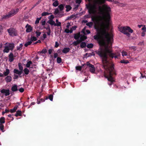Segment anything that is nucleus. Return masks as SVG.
I'll list each match as a JSON object with an SVG mask.
<instances>
[{"mask_svg":"<svg viewBox=\"0 0 146 146\" xmlns=\"http://www.w3.org/2000/svg\"><path fill=\"white\" fill-rule=\"evenodd\" d=\"M9 62H12L14 59V57L15 56H14L13 54L11 52L9 55Z\"/></svg>","mask_w":146,"mask_h":146,"instance_id":"obj_13","label":"nucleus"},{"mask_svg":"<svg viewBox=\"0 0 146 146\" xmlns=\"http://www.w3.org/2000/svg\"><path fill=\"white\" fill-rule=\"evenodd\" d=\"M86 7L88 9V13L90 14H94L96 13V7L95 5H86Z\"/></svg>","mask_w":146,"mask_h":146,"instance_id":"obj_5","label":"nucleus"},{"mask_svg":"<svg viewBox=\"0 0 146 146\" xmlns=\"http://www.w3.org/2000/svg\"><path fill=\"white\" fill-rule=\"evenodd\" d=\"M62 59L60 57H58L57 58V61L58 63H60L62 62Z\"/></svg>","mask_w":146,"mask_h":146,"instance_id":"obj_43","label":"nucleus"},{"mask_svg":"<svg viewBox=\"0 0 146 146\" xmlns=\"http://www.w3.org/2000/svg\"><path fill=\"white\" fill-rule=\"evenodd\" d=\"M46 99L41 98L40 100L38 101V100L37 99V104H39L41 102H44Z\"/></svg>","mask_w":146,"mask_h":146,"instance_id":"obj_44","label":"nucleus"},{"mask_svg":"<svg viewBox=\"0 0 146 146\" xmlns=\"http://www.w3.org/2000/svg\"><path fill=\"white\" fill-rule=\"evenodd\" d=\"M111 11V8L106 4L103 5L102 7L101 6L98 7L99 14L102 15L100 16V17L108 24L110 19V12Z\"/></svg>","mask_w":146,"mask_h":146,"instance_id":"obj_3","label":"nucleus"},{"mask_svg":"<svg viewBox=\"0 0 146 146\" xmlns=\"http://www.w3.org/2000/svg\"><path fill=\"white\" fill-rule=\"evenodd\" d=\"M61 23L60 22H59L56 23H55V22L54 21L52 24H51V25H54V26H57V27H59L61 26Z\"/></svg>","mask_w":146,"mask_h":146,"instance_id":"obj_21","label":"nucleus"},{"mask_svg":"<svg viewBox=\"0 0 146 146\" xmlns=\"http://www.w3.org/2000/svg\"><path fill=\"white\" fill-rule=\"evenodd\" d=\"M10 73V70L8 69H6V71L3 72V75H4L5 76H7Z\"/></svg>","mask_w":146,"mask_h":146,"instance_id":"obj_24","label":"nucleus"},{"mask_svg":"<svg viewBox=\"0 0 146 146\" xmlns=\"http://www.w3.org/2000/svg\"><path fill=\"white\" fill-rule=\"evenodd\" d=\"M44 28L48 31L50 30V28L48 25L46 27H44Z\"/></svg>","mask_w":146,"mask_h":146,"instance_id":"obj_60","label":"nucleus"},{"mask_svg":"<svg viewBox=\"0 0 146 146\" xmlns=\"http://www.w3.org/2000/svg\"><path fill=\"white\" fill-rule=\"evenodd\" d=\"M97 33L96 35L94 36V39L98 41L100 45L102 46L105 45V49L100 48L98 50L100 49L106 52L105 49L107 47L108 49H110V45L111 44V37L109 36V35L107 33L104 29L98 28L97 29Z\"/></svg>","mask_w":146,"mask_h":146,"instance_id":"obj_1","label":"nucleus"},{"mask_svg":"<svg viewBox=\"0 0 146 146\" xmlns=\"http://www.w3.org/2000/svg\"><path fill=\"white\" fill-rule=\"evenodd\" d=\"M74 38L76 40L78 39L80 36V33L74 34Z\"/></svg>","mask_w":146,"mask_h":146,"instance_id":"obj_25","label":"nucleus"},{"mask_svg":"<svg viewBox=\"0 0 146 146\" xmlns=\"http://www.w3.org/2000/svg\"><path fill=\"white\" fill-rule=\"evenodd\" d=\"M94 46V45L92 43L88 44H87V47L89 48H92Z\"/></svg>","mask_w":146,"mask_h":146,"instance_id":"obj_39","label":"nucleus"},{"mask_svg":"<svg viewBox=\"0 0 146 146\" xmlns=\"http://www.w3.org/2000/svg\"><path fill=\"white\" fill-rule=\"evenodd\" d=\"M5 122V118L4 117H1L0 118V123L2 124Z\"/></svg>","mask_w":146,"mask_h":146,"instance_id":"obj_27","label":"nucleus"},{"mask_svg":"<svg viewBox=\"0 0 146 146\" xmlns=\"http://www.w3.org/2000/svg\"><path fill=\"white\" fill-rule=\"evenodd\" d=\"M66 9V12H68L71 10L72 9V7L70 5H66L65 7Z\"/></svg>","mask_w":146,"mask_h":146,"instance_id":"obj_26","label":"nucleus"},{"mask_svg":"<svg viewBox=\"0 0 146 146\" xmlns=\"http://www.w3.org/2000/svg\"><path fill=\"white\" fill-rule=\"evenodd\" d=\"M23 71H24V72L25 74L26 75H28L29 72V70L26 68L24 69Z\"/></svg>","mask_w":146,"mask_h":146,"instance_id":"obj_28","label":"nucleus"},{"mask_svg":"<svg viewBox=\"0 0 146 146\" xmlns=\"http://www.w3.org/2000/svg\"><path fill=\"white\" fill-rule=\"evenodd\" d=\"M81 39L82 38H80V39H78V40H77V42L78 44L81 43V42L82 41V40H81L82 39Z\"/></svg>","mask_w":146,"mask_h":146,"instance_id":"obj_56","label":"nucleus"},{"mask_svg":"<svg viewBox=\"0 0 146 146\" xmlns=\"http://www.w3.org/2000/svg\"><path fill=\"white\" fill-rule=\"evenodd\" d=\"M64 4H61L58 6V8L60 10V11H62L64 9Z\"/></svg>","mask_w":146,"mask_h":146,"instance_id":"obj_23","label":"nucleus"},{"mask_svg":"<svg viewBox=\"0 0 146 146\" xmlns=\"http://www.w3.org/2000/svg\"><path fill=\"white\" fill-rule=\"evenodd\" d=\"M13 72L14 74H17L20 77H21V76H20L21 74L23 72H22L21 70H19L18 69H14L13 70Z\"/></svg>","mask_w":146,"mask_h":146,"instance_id":"obj_14","label":"nucleus"},{"mask_svg":"<svg viewBox=\"0 0 146 146\" xmlns=\"http://www.w3.org/2000/svg\"><path fill=\"white\" fill-rule=\"evenodd\" d=\"M18 107V106L16 105V106L14 107L13 108L10 110V112L11 113H13L15 112L17 109Z\"/></svg>","mask_w":146,"mask_h":146,"instance_id":"obj_20","label":"nucleus"},{"mask_svg":"<svg viewBox=\"0 0 146 146\" xmlns=\"http://www.w3.org/2000/svg\"><path fill=\"white\" fill-rule=\"evenodd\" d=\"M18 65L19 70L23 72V68L21 65V63H18Z\"/></svg>","mask_w":146,"mask_h":146,"instance_id":"obj_29","label":"nucleus"},{"mask_svg":"<svg viewBox=\"0 0 146 146\" xmlns=\"http://www.w3.org/2000/svg\"><path fill=\"white\" fill-rule=\"evenodd\" d=\"M64 31L65 33H69V30L68 29H65Z\"/></svg>","mask_w":146,"mask_h":146,"instance_id":"obj_64","label":"nucleus"},{"mask_svg":"<svg viewBox=\"0 0 146 146\" xmlns=\"http://www.w3.org/2000/svg\"><path fill=\"white\" fill-rule=\"evenodd\" d=\"M46 23V21L45 20L43 21L42 20L41 22V24L42 26L44 25Z\"/></svg>","mask_w":146,"mask_h":146,"instance_id":"obj_61","label":"nucleus"},{"mask_svg":"<svg viewBox=\"0 0 146 146\" xmlns=\"http://www.w3.org/2000/svg\"><path fill=\"white\" fill-rule=\"evenodd\" d=\"M106 52H104L102 49H100L99 50H96L95 52L102 58V61L103 64V66L104 68H108L111 66L113 65H110L109 61H108V55L109 57L113 58H118L120 55V54L119 52L115 53H112V51L111 49H108L106 47L105 49Z\"/></svg>","mask_w":146,"mask_h":146,"instance_id":"obj_2","label":"nucleus"},{"mask_svg":"<svg viewBox=\"0 0 146 146\" xmlns=\"http://www.w3.org/2000/svg\"><path fill=\"white\" fill-rule=\"evenodd\" d=\"M59 13V11L58 9V8H56L55 10V11L54 12V15H56L57 14H58Z\"/></svg>","mask_w":146,"mask_h":146,"instance_id":"obj_38","label":"nucleus"},{"mask_svg":"<svg viewBox=\"0 0 146 146\" xmlns=\"http://www.w3.org/2000/svg\"><path fill=\"white\" fill-rule=\"evenodd\" d=\"M76 69L77 70L81 71L82 69V67L81 66H76Z\"/></svg>","mask_w":146,"mask_h":146,"instance_id":"obj_48","label":"nucleus"},{"mask_svg":"<svg viewBox=\"0 0 146 146\" xmlns=\"http://www.w3.org/2000/svg\"><path fill=\"white\" fill-rule=\"evenodd\" d=\"M92 55L94 56L95 54L94 52H92L91 53H90L88 54V55L87 56V57H89L91 56Z\"/></svg>","mask_w":146,"mask_h":146,"instance_id":"obj_52","label":"nucleus"},{"mask_svg":"<svg viewBox=\"0 0 146 146\" xmlns=\"http://www.w3.org/2000/svg\"><path fill=\"white\" fill-rule=\"evenodd\" d=\"M87 26H88L89 27H91L93 25V23L92 22H91L87 23L86 24Z\"/></svg>","mask_w":146,"mask_h":146,"instance_id":"obj_36","label":"nucleus"},{"mask_svg":"<svg viewBox=\"0 0 146 146\" xmlns=\"http://www.w3.org/2000/svg\"><path fill=\"white\" fill-rule=\"evenodd\" d=\"M32 43V41H28L26 43H25L24 45L25 47L27 46L28 45H30Z\"/></svg>","mask_w":146,"mask_h":146,"instance_id":"obj_40","label":"nucleus"},{"mask_svg":"<svg viewBox=\"0 0 146 146\" xmlns=\"http://www.w3.org/2000/svg\"><path fill=\"white\" fill-rule=\"evenodd\" d=\"M41 17L40 18H37L35 22V24H38L39 23L40 20L41 19Z\"/></svg>","mask_w":146,"mask_h":146,"instance_id":"obj_46","label":"nucleus"},{"mask_svg":"<svg viewBox=\"0 0 146 146\" xmlns=\"http://www.w3.org/2000/svg\"><path fill=\"white\" fill-rule=\"evenodd\" d=\"M70 48H69L66 47L64 48V49L62 50V52L64 54H66L70 50Z\"/></svg>","mask_w":146,"mask_h":146,"instance_id":"obj_17","label":"nucleus"},{"mask_svg":"<svg viewBox=\"0 0 146 146\" xmlns=\"http://www.w3.org/2000/svg\"><path fill=\"white\" fill-rule=\"evenodd\" d=\"M4 126L3 125L1 124H0V129L3 132V130L4 129Z\"/></svg>","mask_w":146,"mask_h":146,"instance_id":"obj_50","label":"nucleus"},{"mask_svg":"<svg viewBox=\"0 0 146 146\" xmlns=\"http://www.w3.org/2000/svg\"><path fill=\"white\" fill-rule=\"evenodd\" d=\"M87 65L89 67L90 71L92 73H94L95 71V68L94 65L91 64L89 62H87Z\"/></svg>","mask_w":146,"mask_h":146,"instance_id":"obj_9","label":"nucleus"},{"mask_svg":"<svg viewBox=\"0 0 146 146\" xmlns=\"http://www.w3.org/2000/svg\"><path fill=\"white\" fill-rule=\"evenodd\" d=\"M32 62L31 61H29L27 62V64H26V67L27 68L30 67L31 64H32Z\"/></svg>","mask_w":146,"mask_h":146,"instance_id":"obj_35","label":"nucleus"},{"mask_svg":"<svg viewBox=\"0 0 146 146\" xmlns=\"http://www.w3.org/2000/svg\"><path fill=\"white\" fill-rule=\"evenodd\" d=\"M120 63H121L127 64L129 63L128 61L127 60H122L120 61Z\"/></svg>","mask_w":146,"mask_h":146,"instance_id":"obj_41","label":"nucleus"},{"mask_svg":"<svg viewBox=\"0 0 146 146\" xmlns=\"http://www.w3.org/2000/svg\"><path fill=\"white\" fill-rule=\"evenodd\" d=\"M59 44L58 42H55V47L56 48H57L59 46Z\"/></svg>","mask_w":146,"mask_h":146,"instance_id":"obj_59","label":"nucleus"},{"mask_svg":"<svg viewBox=\"0 0 146 146\" xmlns=\"http://www.w3.org/2000/svg\"><path fill=\"white\" fill-rule=\"evenodd\" d=\"M86 46V44L85 42H82L81 43L80 47L81 48H85Z\"/></svg>","mask_w":146,"mask_h":146,"instance_id":"obj_31","label":"nucleus"},{"mask_svg":"<svg viewBox=\"0 0 146 146\" xmlns=\"http://www.w3.org/2000/svg\"><path fill=\"white\" fill-rule=\"evenodd\" d=\"M19 77V75H16L15 74H14V78L13 79H17Z\"/></svg>","mask_w":146,"mask_h":146,"instance_id":"obj_55","label":"nucleus"},{"mask_svg":"<svg viewBox=\"0 0 146 146\" xmlns=\"http://www.w3.org/2000/svg\"><path fill=\"white\" fill-rule=\"evenodd\" d=\"M23 44H21L19 46H17V50H21L22 49V47L23 46Z\"/></svg>","mask_w":146,"mask_h":146,"instance_id":"obj_42","label":"nucleus"},{"mask_svg":"<svg viewBox=\"0 0 146 146\" xmlns=\"http://www.w3.org/2000/svg\"><path fill=\"white\" fill-rule=\"evenodd\" d=\"M106 70H107L109 74L107 75H105V77L108 79V80L111 82V83L109 84L110 86H111L112 84V83L114 82L113 78L112 77V75H116V74L115 72L114 68L113 66H111L108 68H104Z\"/></svg>","mask_w":146,"mask_h":146,"instance_id":"obj_4","label":"nucleus"},{"mask_svg":"<svg viewBox=\"0 0 146 146\" xmlns=\"http://www.w3.org/2000/svg\"><path fill=\"white\" fill-rule=\"evenodd\" d=\"M140 73L141 74V76H140L141 78H143L145 77V78H146V76L145 75H143V73L142 72H140Z\"/></svg>","mask_w":146,"mask_h":146,"instance_id":"obj_57","label":"nucleus"},{"mask_svg":"<svg viewBox=\"0 0 146 146\" xmlns=\"http://www.w3.org/2000/svg\"><path fill=\"white\" fill-rule=\"evenodd\" d=\"M59 3L58 1H55L52 3V5L54 7H56L58 5Z\"/></svg>","mask_w":146,"mask_h":146,"instance_id":"obj_33","label":"nucleus"},{"mask_svg":"<svg viewBox=\"0 0 146 146\" xmlns=\"http://www.w3.org/2000/svg\"><path fill=\"white\" fill-rule=\"evenodd\" d=\"M35 33L36 34V36L37 37L39 36L41 34V32L39 31H37L35 32Z\"/></svg>","mask_w":146,"mask_h":146,"instance_id":"obj_45","label":"nucleus"},{"mask_svg":"<svg viewBox=\"0 0 146 146\" xmlns=\"http://www.w3.org/2000/svg\"><path fill=\"white\" fill-rule=\"evenodd\" d=\"M119 31L121 33H123L124 34H125L126 32H127V31H128L129 32L131 33H133V30L131 29V28L128 26L127 27H121L120 28H119Z\"/></svg>","mask_w":146,"mask_h":146,"instance_id":"obj_6","label":"nucleus"},{"mask_svg":"<svg viewBox=\"0 0 146 146\" xmlns=\"http://www.w3.org/2000/svg\"><path fill=\"white\" fill-rule=\"evenodd\" d=\"M82 0H76V3L80 4L82 2Z\"/></svg>","mask_w":146,"mask_h":146,"instance_id":"obj_62","label":"nucleus"},{"mask_svg":"<svg viewBox=\"0 0 146 146\" xmlns=\"http://www.w3.org/2000/svg\"><path fill=\"white\" fill-rule=\"evenodd\" d=\"M54 18V16L52 15L48 17V19H49V20L47 21V23H48L51 25V24H52L54 22V21L53 20Z\"/></svg>","mask_w":146,"mask_h":146,"instance_id":"obj_10","label":"nucleus"},{"mask_svg":"<svg viewBox=\"0 0 146 146\" xmlns=\"http://www.w3.org/2000/svg\"><path fill=\"white\" fill-rule=\"evenodd\" d=\"M7 31L11 36H16L17 34L15 30L13 28H10L7 29Z\"/></svg>","mask_w":146,"mask_h":146,"instance_id":"obj_8","label":"nucleus"},{"mask_svg":"<svg viewBox=\"0 0 146 146\" xmlns=\"http://www.w3.org/2000/svg\"><path fill=\"white\" fill-rule=\"evenodd\" d=\"M11 90L13 92H16L18 91L17 86L16 84H14L13 85L11 88Z\"/></svg>","mask_w":146,"mask_h":146,"instance_id":"obj_16","label":"nucleus"},{"mask_svg":"<svg viewBox=\"0 0 146 146\" xmlns=\"http://www.w3.org/2000/svg\"><path fill=\"white\" fill-rule=\"evenodd\" d=\"M47 52V50L46 49H43L41 52V53L43 54H45Z\"/></svg>","mask_w":146,"mask_h":146,"instance_id":"obj_51","label":"nucleus"},{"mask_svg":"<svg viewBox=\"0 0 146 146\" xmlns=\"http://www.w3.org/2000/svg\"><path fill=\"white\" fill-rule=\"evenodd\" d=\"M37 40L36 38L34 36H31V41H32V42H33L34 41H36Z\"/></svg>","mask_w":146,"mask_h":146,"instance_id":"obj_37","label":"nucleus"},{"mask_svg":"<svg viewBox=\"0 0 146 146\" xmlns=\"http://www.w3.org/2000/svg\"><path fill=\"white\" fill-rule=\"evenodd\" d=\"M25 28H27L26 31L27 33H30L31 31L33 30V28L31 25L27 24L25 26Z\"/></svg>","mask_w":146,"mask_h":146,"instance_id":"obj_12","label":"nucleus"},{"mask_svg":"<svg viewBox=\"0 0 146 146\" xmlns=\"http://www.w3.org/2000/svg\"><path fill=\"white\" fill-rule=\"evenodd\" d=\"M122 54L123 56L127 55V52L124 51H122Z\"/></svg>","mask_w":146,"mask_h":146,"instance_id":"obj_49","label":"nucleus"},{"mask_svg":"<svg viewBox=\"0 0 146 146\" xmlns=\"http://www.w3.org/2000/svg\"><path fill=\"white\" fill-rule=\"evenodd\" d=\"M9 50V48L8 46H5V48L4 50H3V52H6V53H8Z\"/></svg>","mask_w":146,"mask_h":146,"instance_id":"obj_32","label":"nucleus"},{"mask_svg":"<svg viewBox=\"0 0 146 146\" xmlns=\"http://www.w3.org/2000/svg\"><path fill=\"white\" fill-rule=\"evenodd\" d=\"M73 44L74 45V46H77L78 44V43L77 42V41H74L73 42Z\"/></svg>","mask_w":146,"mask_h":146,"instance_id":"obj_58","label":"nucleus"},{"mask_svg":"<svg viewBox=\"0 0 146 146\" xmlns=\"http://www.w3.org/2000/svg\"><path fill=\"white\" fill-rule=\"evenodd\" d=\"M50 13H48L47 12H44L41 14L42 16H45L51 14Z\"/></svg>","mask_w":146,"mask_h":146,"instance_id":"obj_34","label":"nucleus"},{"mask_svg":"<svg viewBox=\"0 0 146 146\" xmlns=\"http://www.w3.org/2000/svg\"><path fill=\"white\" fill-rule=\"evenodd\" d=\"M19 9L18 8L16 9H13L8 12L7 14L9 18H10L15 15L19 12Z\"/></svg>","mask_w":146,"mask_h":146,"instance_id":"obj_7","label":"nucleus"},{"mask_svg":"<svg viewBox=\"0 0 146 146\" xmlns=\"http://www.w3.org/2000/svg\"><path fill=\"white\" fill-rule=\"evenodd\" d=\"M19 90L20 92L22 93L24 91V89L23 88H21L19 89Z\"/></svg>","mask_w":146,"mask_h":146,"instance_id":"obj_54","label":"nucleus"},{"mask_svg":"<svg viewBox=\"0 0 146 146\" xmlns=\"http://www.w3.org/2000/svg\"><path fill=\"white\" fill-rule=\"evenodd\" d=\"M130 49L133 50L134 51H135L136 50V47L134 46L130 47Z\"/></svg>","mask_w":146,"mask_h":146,"instance_id":"obj_53","label":"nucleus"},{"mask_svg":"<svg viewBox=\"0 0 146 146\" xmlns=\"http://www.w3.org/2000/svg\"><path fill=\"white\" fill-rule=\"evenodd\" d=\"M9 18V16H8V14H7L6 15H4L1 16L0 18V21H3Z\"/></svg>","mask_w":146,"mask_h":146,"instance_id":"obj_15","label":"nucleus"},{"mask_svg":"<svg viewBox=\"0 0 146 146\" xmlns=\"http://www.w3.org/2000/svg\"><path fill=\"white\" fill-rule=\"evenodd\" d=\"M49 99L51 101H52L53 99V95L52 94H50L49 96L48 97H46L45 99L47 100L48 99Z\"/></svg>","mask_w":146,"mask_h":146,"instance_id":"obj_30","label":"nucleus"},{"mask_svg":"<svg viewBox=\"0 0 146 146\" xmlns=\"http://www.w3.org/2000/svg\"><path fill=\"white\" fill-rule=\"evenodd\" d=\"M6 82L7 83L10 82L12 80V77L10 76H7L5 78Z\"/></svg>","mask_w":146,"mask_h":146,"instance_id":"obj_18","label":"nucleus"},{"mask_svg":"<svg viewBox=\"0 0 146 146\" xmlns=\"http://www.w3.org/2000/svg\"><path fill=\"white\" fill-rule=\"evenodd\" d=\"M7 46L9 47V50H13L14 48L15 47L14 44V43H9L8 45Z\"/></svg>","mask_w":146,"mask_h":146,"instance_id":"obj_19","label":"nucleus"},{"mask_svg":"<svg viewBox=\"0 0 146 146\" xmlns=\"http://www.w3.org/2000/svg\"><path fill=\"white\" fill-rule=\"evenodd\" d=\"M53 50V49H49L48 50V53L50 54H51L52 52V50Z\"/></svg>","mask_w":146,"mask_h":146,"instance_id":"obj_63","label":"nucleus"},{"mask_svg":"<svg viewBox=\"0 0 146 146\" xmlns=\"http://www.w3.org/2000/svg\"><path fill=\"white\" fill-rule=\"evenodd\" d=\"M1 92L3 94H5V96H7L9 95L10 94L9 93V89H3L1 90Z\"/></svg>","mask_w":146,"mask_h":146,"instance_id":"obj_11","label":"nucleus"},{"mask_svg":"<svg viewBox=\"0 0 146 146\" xmlns=\"http://www.w3.org/2000/svg\"><path fill=\"white\" fill-rule=\"evenodd\" d=\"M22 115L21 111L20 110H17V111L16 113H15V115L16 117H17L18 116H21Z\"/></svg>","mask_w":146,"mask_h":146,"instance_id":"obj_22","label":"nucleus"},{"mask_svg":"<svg viewBox=\"0 0 146 146\" xmlns=\"http://www.w3.org/2000/svg\"><path fill=\"white\" fill-rule=\"evenodd\" d=\"M80 38H82V39H81L82 41H84L85 39H86L87 38V37L85 35H83Z\"/></svg>","mask_w":146,"mask_h":146,"instance_id":"obj_47","label":"nucleus"}]
</instances>
